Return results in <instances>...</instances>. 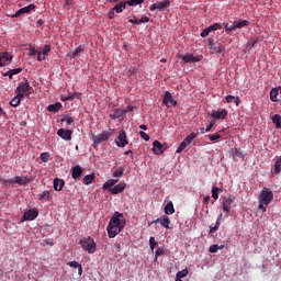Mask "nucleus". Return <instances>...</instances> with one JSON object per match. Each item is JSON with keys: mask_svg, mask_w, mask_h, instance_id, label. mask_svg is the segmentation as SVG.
<instances>
[{"mask_svg": "<svg viewBox=\"0 0 281 281\" xmlns=\"http://www.w3.org/2000/svg\"><path fill=\"white\" fill-rule=\"evenodd\" d=\"M124 227H126V220L124 218V214L114 212L106 226L109 238H115V236H117V234H120Z\"/></svg>", "mask_w": 281, "mask_h": 281, "instance_id": "f257e3e1", "label": "nucleus"}, {"mask_svg": "<svg viewBox=\"0 0 281 281\" xmlns=\"http://www.w3.org/2000/svg\"><path fill=\"white\" fill-rule=\"evenodd\" d=\"M271 201H273V191L267 187L261 189L258 195V210H261V212H267V206L271 204Z\"/></svg>", "mask_w": 281, "mask_h": 281, "instance_id": "f03ea898", "label": "nucleus"}, {"mask_svg": "<svg viewBox=\"0 0 281 281\" xmlns=\"http://www.w3.org/2000/svg\"><path fill=\"white\" fill-rule=\"evenodd\" d=\"M114 135V128H108L103 131L101 134L93 135L91 138L93 142V148H98V146H100V144H102L103 142H109V139H111V137H113Z\"/></svg>", "mask_w": 281, "mask_h": 281, "instance_id": "7ed1b4c3", "label": "nucleus"}, {"mask_svg": "<svg viewBox=\"0 0 281 281\" xmlns=\"http://www.w3.org/2000/svg\"><path fill=\"white\" fill-rule=\"evenodd\" d=\"M32 91H34V88L30 86V81H27V79L21 81L15 89V93L19 94V98H30V95H32Z\"/></svg>", "mask_w": 281, "mask_h": 281, "instance_id": "20e7f679", "label": "nucleus"}, {"mask_svg": "<svg viewBox=\"0 0 281 281\" xmlns=\"http://www.w3.org/2000/svg\"><path fill=\"white\" fill-rule=\"evenodd\" d=\"M79 245H81L82 250L88 254H95L97 244L93 237H83L79 240Z\"/></svg>", "mask_w": 281, "mask_h": 281, "instance_id": "39448f33", "label": "nucleus"}, {"mask_svg": "<svg viewBox=\"0 0 281 281\" xmlns=\"http://www.w3.org/2000/svg\"><path fill=\"white\" fill-rule=\"evenodd\" d=\"M207 43V47L213 52V54H223V52H225V46L223 44L216 45L213 37H209Z\"/></svg>", "mask_w": 281, "mask_h": 281, "instance_id": "423d86ee", "label": "nucleus"}, {"mask_svg": "<svg viewBox=\"0 0 281 281\" xmlns=\"http://www.w3.org/2000/svg\"><path fill=\"white\" fill-rule=\"evenodd\" d=\"M36 218H38V209H30L24 212L21 223H25V221H36Z\"/></svg>", "mask_w": 281, "mask_h": 281, "instance_id": "0eeeda50", "label": "nucleus"}, {"mask_svg": "<svg viewBox=\"0 0 281 281\" xmlns=\"http://www.w3.org/2000/svg\"><path fill=\"white\" fill-rule=\"evenodd\" d=\"M36 10V4L31 3L27 7H23L22 9H19L13 15H11L12 19H18V16H21V14H30L31 12H34Z\"/></svg>", "mask_w": 281, "mask_h": 281, "instance_id": "6e6552de", "label": "nucleus"}, {"mask_svg": "<svg viewBox=\"0 0 281 281\" xmlns=\"http://www.w3.org/2000/svg\"><path fill=\"white\" fill-rule=\"evenodd\" d=\"M169 5H170V0H162L149 5V10L150 12H155V10H158L159 12H164V10H166Z\"/></svg>", "mask_w": 281, "mask_h": 281, "instance_id": "1a4fd4ad", "label": "nucleus"}, {"mask_svg": "<svg viewBox=\"0 0 281 281\" xmlns=\"http://www.w3.org/2000/svg\"><path fill=\"white\" fill-rule=\"evenodd\" d=\"M49 52H52V46L46 44L44 47L38 48V55L37 60L38 63H42V60H46V58L49 56Z\"/></svg>", "mask_w": 281, "mask_h": 281, "instance_id": "9d476101", "label": "nucleus"}, {"mask_svg": "<svg viewBox=\"0 0 281 281\" xmlns=\"http://www.w3.org/2000/svg\"><path fill=\"white\" fill-rule=\"evenodd\" d=\"M162 104H165V106H168V109H170V106H177V100H175V98H172V93H170V91H166L162 98Z\"/></svg>", "mask_w": 281, "mask_h": 281, "instance_id": "9b49d317", "label": "nucleus"}, {"mask_svg": "<svg viewBox=\"0 0 281 281\" xmlns=\"http://www.w3.org/2000/svg\"><path fill=\"white\" fill-rule=\"evenodd\" d=\"M154 223H160L161 227H165V229H170V217H168L167 215H162L161 217L151 221L150 223H148V225H154Z\"/></svg>", "mask_w": 281, "mask_h": 281, "instance_id": "f8f14e48", "label": "nucleus"}, {"mask_svg": "<svg viewBox=\"0 0 281 281\" xmlns=\"http://www.w3.org/2000/svg\"><path fill=\"white\" fill-rule=\"evenodd\" d=\"M114 142L119 148H124V146H127L128 139H126V132L122 131Z\"/></svg>", "mask_w": 281, "mask_h": 281, "instance_id": "ddd939ff", "label": "nucleus"}, {"mask_svg": "<svg viewBox=\"0 0 281 281\" xmlns=\"http://www.w3.org/2000/svg\"><path fill=\"white\" fill-rule=\"evenodd\" d=\"M57 135H58V137H60L65 142H71V137L74 135V132L71 130L59 128L57 131Z\"/></svg>", "mask_w": 281, "mask_h": 281, "instance_id": "4468645a", "label": "nucleus"}, {"mask_svg": "<svg viewBox=\"0 0 281 281\" xmlns=\"http://www.w3.org/2000/svg\"><path fill=\"white\" fill-rule=\"evenodd\" d=\"M32 181H33L32 176H24V177L15 176L14 177V182L18 186H27V183H32Z\"/></svg>", "mask_w": 281, "mask_h": 281, "instance_id": "2eb2a0df", "label": "nucleus"}, {"mask_svg": "<svg viewBox=\"0 0 281 281\" xmlns=\"http://www.w3.org/2000/svg\"><path fill=\"white\" fill-rule=\"evenodd\" d=\"M12 63V54L4 52L0 54V67H5Z\"/></svg>", "mask_w": 281, "mask_h": 281, "instance_id": "dca6fc26", "label": "nucleus"}, {"mask_svg": "<svg viewBox=\"0 0 281 281\" xmlns=\"http://www.w3.org/2000/svg\"><path fill=\"white\" fill-rule=\"evenodd\" d=\"M234 196L226 198L222 203L223 212L229 214L232 212V204L234 203Z\"/></svg>", "mask_w": 281, "mask_h": 281, "instance_id": "f3484780", "label": "nucleus"}, {"mask_svg": "<svg viewBox=\"0 0 281 281\" xmlns=\"http://www.w3.org/2000/svg\"><path fill=\"white\" fill-rule=\"evenodd\" d=\"M280 98H281V87L272 88L270 91L271 102H280Z\"/></svg>", "mask_w": 281, "mask_h": 281, "instance_id": "a211bd4d", "label": "nucleus"}, {"mask_svg": "<svg viewBox=\"0 0 281 281\" xmlns=\"http://www.w3.org/2000/svg\"><path fill=\"white\" fill-rule=\"evenodd\" d=\"M124 190H126V182H120L119 184L109 189V192H111V194H122Z\"/></svg>", "mask_w": 281, "mask_h": 281, "instance_id": "6ab92c4d", "label": "nucleus"}, {"mask_svg": "<svg viewBox=\"0 0 281 281\" xmlns=\"http://www.w3.org/2000/svg\"><path fill=\"white\" fill-rule=\"evenodd\" d=\"M179 58L183 60V63H199L201 58L199 56H194L192 54H186V55H180Z\"/></svg>", "mask_w": 281, "mask_h": 281, "instance_id": "aec40b11", "label": "nucleus"}, {"mask_svg": "<svg viewBox=\"0 0 281 281\" xmlns=\"http://www.w3.org/2000/svg\"><path fill=\"white\" fill-rule=\"evenodd\" d=\"M71 177L75 181H80V177H82V167L80 165L72 167Z\"/></svg>", "mask_w": 281, "mask_h": 281, "instance_id": "412c9836", "label": "nucleus"}, {"mask_svg": "<svg viewBox=\"0 0 281 281\" xmlns=\"http://www.w3.org/2000/svg\"><path fill=\"white\" fill-rule=\"evenodd\" d=\"M211 117H213V120H225L227 117V110L213 111Z\"/></svg>", "mask_w": 281, "mask_h": 281, "instance_id": "4be33fe9", "label": "nucleus"}, {"mask_svg": "<svg viewBox=\"0 0 281 281\" xmlns=\"http://www.w3.org/2000/svg\"><path fill=\"white\" fill-rule=\"evenodd\" d=\"M53 188H54L55 192H60V190H63L65 188V181L63 179L55 178L53 180Z\"/></svg>", "mask_w": 281, "mask_h": 281, "instance_id": "5701e85b", "label": "nucleus"}, {"mask_svg": "<svg viewBox=\"0 0 281 281\" xmlns=\"http://www.w3.org/2000/svg\"><path fill=\"white\" fill-rule=\"evenodd\" d=\"M153 153L155 155H161V153H164V145H161V143L159 140H155L153 143Z\"/></svg>", "mask_w": 281, "mask_h": 281, "instance_id": "b1692460", "label": "nucleus"}, {"mask_svg": "<svg viewBox=\"0 0 281 281\" xmlns=\"http://www.w3.org/2000/svg\"><path fill=\"white\" fill-rule=\"evenodd\" d=\"M124 115H126V111H124L122 109H115L114 112L112 114H110V119L111 120H120V117H123Z\"/></svg>", "mask_w": 281, "mask_h": 281, "instance_id": "393cba45", "label": "nucleus"}, {"mask_svg": "<svg viewBox=\"0 0 281 281\" xmlns=\"http://www.w3.org/2000/svg\"><path fill=\"white\" fill-rule=\"evenodd\" d=\"M60 109H63V103H60V102H56V103L49 104L47 106V111L49 113H58Z\"/></svg>", "mask_w": 281, "mask_h": 281, "instance_id": "a878e982", "label": "nucleus"}, {"mask_svg": "<svg viewBox=\"0 0 281 281\" xmlns=\"http://www.w3.org/2000/svg\"><path fill=\"white\" fill-rule=\"evenodd\" d=\"M225 100L227 102V104H236V106H239L240 105V98L239 97H234L232 94H228L225 97Z\"/></svg>", "mask_w": 281, "mask_h": 281, "instance_id": "bb28decb", "label": "nucleus"}, {"mask_svg": "<svg viewBox=\"0 0 281 281\" xmlns=\"http://www.w3.org/2000/svg\"><path fill=\"white\" fill-rule=\"evenodd\" d=\"M221 221H223V214L222 213L217 216L215 225L210 226V234H214V233L218 232V227H221Z\"/></svg>", "mask_w": 281, "mask_h": 281, "instance_id": "cd10ccee", "label": "nucleus"}, {"mask_svg": "<svg viewBox=\"0 0 281 281\" xmlns=\"http://www.w3.org/2000/svg\"><path fill=\"white\" fill-rule=\"evenodd\" d=\"M82 52H85V46L80 45L75 50L69 52L67 56L71 59L78 56L79 54H82Z\"/></svg>", "mask_w": 281, "mask_h": 281, "instance_id": "c85d7f7f", "label": "nucleus"}, {"mask_svg": "<svg viewBox=\"0 0 281 281\" xmlns=\"http://www.w3.org/2000/svg\"><path fill=\"white\" fill-rule=\"evenodd\" d=\"M120 179H109L105 183H103V190H111V188H115V183H119Z\"/></svg>", "mask_w": 281, "mask_h": 281, "instance_id": "c756f323", "label": "nucleus"}, {"mask_svg": "<svg viewBox=\"0 0 281 281\" xmlns=\"http://www.w3.org/2000/svg\"><path fill=\"white\" fill-rule=\"evenodd\" d=\"M78 95H80V93L75 92V93H68L67 95L63 94L60 100L61 102H71V100H74L75 98H78Z\"/></svg>", "mask_w": 281, "mask_h": 281, "instance_id": "7c9ffc66", "label": "nucleus"}, {"mask_svg": "<svg viewBox=\"0 0 281 281\" xmlns=\"http://www.w3.org/2000/svg\"><path fill=\"white\" fill-rule=\"evenodd\" d=\"M165 214L167 216H170L172 214H175V204L172 203V201H169L166 206H165Z\"/></svg>", "mask_w": 281, "mask_h": 281, "instance_id": "2f4dec72", "label": "nucleus"}, {"mask_svg": "<svg viewBox=\"0 0 281 281\" xmlns=\"http://www.w3.org/2000/svg\"><path fill=\"white\" fill-rule=\"evenodd\" d=\"M249 26V20H238L235 21L236 30H243V27Z\"/></svg>", "mask_w": 281, "mask_h": 281, "instance_id": "473e14b6", "label": "nucleus"}, {"mask_svg": "<svg viewBox=\"0 0 281 281\" xmlns=\"http://www.w3.org/2000/svg\"><path fill=\"white\" fill-rule=\"evenodd\" d=\"M112 10L116 12V14H121V12H124V10H126V2H119Z\"/></svg>", "mask_w": 281, "mask_h": 281, "instance_id": "72a5a7b5", "label": "nucleus"}, {"mask_svg": "<svg viewBox=\"0 0 281 281\" xmlns=\"http://www.w3.org/2000/svg\"><path fill=\"white\" fill-rule=\"evenodd\" d=\"M281 172V156L274 161V168L272 175H280Z\"/></svg>", "mask_w": 281, "mask_h": 281, "instance_id": "f704fd0d", "label": "nucleus"}, {"mask_svg": "<svg viewBox=\"0 0 281 281\" xmlns=\"http://www.w3.org/2000/svg\"><path fill=\"white\" fill-rule=\"evenodd\" d=\"M94 179H95L94 175H87L83 177L82 183H83V186H91V183H93Z\"/></svg>", "mask_w": 281, "mask_h": 281, "instance_id": "c9c22d12", "label": "nucleus"}, {"mask_svg": "<svg viewBox=\"0 0 281 281\" xmlns=\"http://www.w3.org/2000/svg\"><path fill=\"white\" fill-rule=\"evenodd\" d=\"M38 201H49L50 193L49 191L45 190L41 194L37 195Z\"/></svg>", "mask_w": 281, "mask_h": 281, "instance_id": "e433bc0d", "label": "nucleus"}, {"mask_svg": "<svg viewBox=\"0 0 281 281\" xmlns=\"http://www.w3.org/2000/svg\"><path fill=\"white\" fill-rule=\"evenodd\" d=\"M196 137H199V133H191L183 139V142L190 146V144H192V140L196 139Z\"/></svg>", "mask_w": 281, "mask_h": 281, "instance_id": "4c0bfd02", "label": "nucleus"}, {"mask_svg": "<svg viewBox=\"0 0 281 281\" xmlns=\"http://www.w3.org/2000/svg\"><path fill=\"white\" fill-rule=\"evenodd\" d=\"M21 100H23V97H19V94H16L11 101H10V105L11 106H19L21 104Z\"/></svg>", "mask_w": 281, "mask_h": 281, "instance_id": "58836bf2", "label": "nucleus"}, {"mask_svg": "<svg viewBox=\"0 0 281 281\" xmlns=\"http://www.w3.org/2000/svg\"><path fill=\"white\" fill-rule=\"evenodd\" d=\"M272 123L274 124L276 128H281V116H280V114H274L273 115Z\"/></svg>", "mask_w": 281, "mask_h": 281, "instance_id": "ea45409f", "label": "nucleus"}, {"mask_svg": "<svg viewBox=\"0 0 281 281\" xmlns=\"http://www.w3.org/2000/svg\"><path fill=\"white\" fill-rule=\"evenodd\" d=\"M112 177H115L116 179L124 177V167H117Z\"/></svg>", "mask_w": 281, "mask_h": 281, "instance_id": "a19ab883", "label": "nucleus"}, {"mask_svg": "<svg viewBox=\"0 0 281 281\" xmlns=\"http://www.w3.org/2000/svg\"><path fill=\"white\" fill-rule=\"evenodd\" d=\"M218 192H223V189L218 188V187H213L212 188V198L215 201H218Z\"/></svg>", "mask_w": 281, "mask_h": 281, "instance_id": "79ce46f5", "label": "nucleus"}, {"mask_svg": "<svg viewBox=\"0 0 281 281\" xmlns=\"http://www.w3.org/2000/svg\"><path fill=\"white\" fill-rule=\"evenodd\" d=\"M125 3L132 8H135V5H142V3H144V0H126Z\"/></svg>", "mask_w": 281, "mask_h": 281, "instance_id": "37998d69", "label": "nucleus"}, {"mask_svg": "<svg viewBox=\"0 0 281 281\" xmlns=\"http://www.w3.org/2000/svg\"><path fill=\"white\" fill-rule=\"evenodd\" d=\"M186 276H188V269L178 271L176 274V280H181L182 278H186Z\"/></svg>", "mask_w": 281, "mask_h": 281, "instance_id": "c03bdc74", "label": "nucleus"}, {"mask_svg": "<svg viewBox=\"0 0 281 281\" xmlns=\"http://www.w3.org/2000/svg\"><path fill=\"white\" fill-rule=\"evenodd\" d=\"M225 32H233V30H236V22H233V24L224 23Z\"/></svg>", "mask_w": 281, "mask_h": 281, "instance_id": "a18cd8bd", "label": "nucleus"}, {"mask_svg": "<svg viewBox=\"0 0 281 281\" xmlns=\"http://www.w3.org/2000/svg\"><path fill=\"white\" fill-rule=\"evenodd\" d=\"M157 245H159V243H157L155 237H150L149 238V247H150L151 251H155V247H157Z\"/></svg>", "mask_w": 281, "mask_h": 281, "instance_id": "49530a36", "label": "nucleus"}, {"mask_svg": "<svg viewBox=\"0 0 281 281\" xmlns=\"http://www.w3.org/2000/svg\"><path fill=\"white\" fill-rule=\"evenodd\" d=\"M61 122H66V124L68 126H71V124L74 123V117L69 116V115H65L63 119H61Z\"/></svg>", "mask_w": 281, "mask_h": 281, "instance_id": "de8ad7c7", "label": "nucleus"}, {"mask_svg": "<svg viewBox=\"0 0 281 281\" xmlns=\"http://www.w3.org/2000/svg\"><path fill=\"white\" fill-rule=\"evenodd\" d=\"M40 159L44 164H47V161H49V153H42L41 156H40Z\"/></svg>", "mask_w": 281, "mask_h": 281, "instance_id": "09e8293b", "label": "nucleus"}, {"mask_svg": "<svg viewBox=\"0 0 281 281\" xmlns=\"http://www.w3.org/2000/svg\"><path fill=\"white\" fill-rule=\"evenodd\" d=\"M188 143H186L184 140L181 142L180 146L178 147V149L176 150V153L181 154L182 150H184L186 148H188Z\"/></svg>", "mask_w": 281, "mask_h": 281, "instance_id": "8fccbe9b", "label": "nucleus"}, {"mask_svg": "<svg viewBox=\"0 0 281 281\" xmlns=\"http://www.w3.org/2000/svg\"><path fill=\"white\" fill-rule=\"evenodd\" d=\"M222 27H223V25H221L220 23H215V24L209 26V31L216 32V30H221Z\"/></svg>", "mask_w": 281, "mask_h": 281, "instance_id": "3c124183", "label": "nucleus"}, {"mask_svg": "<svg viewBox=\"0 0 281 281\" xmlns=\"http://www.w3.org/2000/svg\"><path fill=\"white\" fill-rule=\"evenodd\" d=\"M232 155L234 157H238V159H240V157H243V153H240V149H238V148L233 149Z\"/></svg>", "mask_w": 281, "mask_h": 281, "instance_id": "603ef678", "label": "nucleus"}, {"mask_svg": "<svg viewBox=\"0 0 281 281\" xmlns=\"http://www.w3.org/2000/svg\"><path fill=\"white\" fill-rule=\"evenodd\" d=\"M38 56V48H35V47H31L29 49V56Z\"/></svg>", "mask_w": 281, "mask_h": 281, "instance_id": "864d4df0", "label": "nucleus"}, {"mask_svg": "<svg viewBox=\"0 0 281 281\" xmlns=\"http://www.w3.org/2000/svg\"><path fill=\"white\" fill-rule=\"evenodd\" d=\"M139 135L145 142H150V136L146 132H139Z\"/></svg>", "mask_w": 281, "mask_h": 281, "instance_id": "5fc2aeb1", "label": "nucleus"}, {"mask_svg": "<svg viewBox=\"0 0 281 281\" xmlns=\"http://www.w3.org/2000/svg\"><path fill=\"white\" fill-rule=\"evenodd\" d=\"M67 266L71 267L72 269H78L80 267V263L78 261H69Z\"/></svg>", "mask_w": 281, "mask_h": 281, "instance_id": "6e6d98bb", "label": "nucleus"}, {"mask_svg": "<svg viewBox=\"0 0 281 281\" xmlns=\"http://www.w3.org/2000/svg\"><path fill=\"white\" fill-rule=\"evenodd\" d=\"M209 251H210V254H216L218 251V245L215 244V245L210 246Z\"/></svg>", "mask_w": 281, "mask_h": 281, "instance_id": "4d7b16f0", "label": "nucleus"}, {"mask_svg": "<svg viewBox=\"0 0 281 281\" xmlns=\"http://www.w3.org/2000/svg\"><path fill=\"white\" fill-rule=\"evenodd\" d=\"M4 186H14V177L3 180Z\"/></svg>", "mask_w": 281, "mask_h": 281, "instance_id": "13d9d810", "label": "nucleus"}, {"mask_svg": "<svg viewBox=\"0 0 281 281\" xmlns=\"http://www.w3.org/2000/svg\"><path fill=\"white\" fill-rule=\"evenodd\" d=\"M210 142H216V139H221V134H214V135H209Z\"/></svg>", "mask_w": 281, "mask_h": 281, "instance_id": "bf43d9fd", "label": "nucleus"}, {"mask_svg": "<svg viewBox=\"0 0 281 281\" xmlns=\"http://www.w3.org/2000/svg\"><path fill=\"white\" fill-rule=\"evenodd\" d=\"M210 29L207 27V29H205L204 31H202L201 32V34H200V36L202 37V38H205V37H207V36H210Z\"/></svg>", "mask_w": 281, "mask_h": 281, "instance_id": "052dcab7", "label": "nucleus"}, {"mask_svg": "<svg viewBox=\"0 0 281 281\" xmlns=\"http://www.w3.org/2000/svg\"><path fill=\"white\" fill-rule=\"evenodd\" d=\"M21 71H23V68L10 69V74H12L13 76H16L18 74H21Z\"/></svg>", "mask_w": 281, "mask_h": 281, "instance_id": "680f3d73", "label": "nucleus"}, {"mask_svg": "<svg viewBox=\"0 0 281 281\" xmlns=\"http://www.w3.org/2000/svg\"><path fill=\"white\" fill-rule=\"evenodd\" d=\"M150 22V18L148 16H142L139 20H138V23L142 24V23H149Z\"/></svg>", "mask_w": 281, "mask_h": 281, "instance_id": "e2e57ef3", "label": "nucleus"}, {"mask_svg": "<svg viewBox=\"0 0 281 281\" xmlns=\"http://www.w3.org/2000/svg\"><path fill=\"white\" fill-rule=\"evenodd\" d=\"M212 128H214V121H211L205 128L206 133H210L212 131Z\"/></svg>", "mask_w": 281, "mask_h": 281, "instance_id": "0e129e2a", "label": "nucleus"}, {"mask_svg": "<svg viewBox=\"0 0 281 281\" xmlns=\"http://www.w3.org/2000/svg\"><path fill=\"white\" fill-rule=\"evenodd\" d=\"M165 251L164 248H158L155 252L156 258H159V256H164Z\"/></svg>", "mask_w": 281, "mask_h": 281, "instance_id": "69168bd1", "label": "nucleus"}, {"mask_svg": "<svg viewBox=\"0 0 281 281\" xmlns=\"http://www.w3.org/2000/svg\"><path fill=\"white\" fill-rule=\"evenodd\" d=\"M128 23H132L133 25H139V20L136 19H130Z\"/></svg>", "mask_w": 281, "mask_h": 281, "instance_id": "338daca9", "label": "nucleus"}, {"mask_svg": "<svg viewBox=\"0 0 281 281\" xmlns=\"http://www.w3.org/2000/svg\"><path fill=\"white\" fill-rule=\"evenodd\" d=\"M108 18L111 19H115V12L113 11V9L108 13Z\"/></svg>", "mask_w": 281, "mask_h": 281, "instance_id": "774afa93", "label": "nucleus"}]
</instances>
